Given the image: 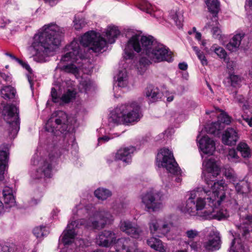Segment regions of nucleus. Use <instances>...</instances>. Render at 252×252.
I'll return each mask as SVG.
<instances>
[{"label": "nucleus", "instance_id": "obj_49", "mask_svg": "<svg viewBox=\"0 0 252 252\" xmlns=\"http://www.w3.org/2000/svg\"><path fill=\"white\" fill-rule=\"evenodd\" d=\"M16 246L13 244L3 245L1 247V252H15Z\"/></svg>", "mask_w": 252, "mask_h": 252}, {"label": "nucleus", "instance_id": "obj_58", "mask_svg": "<svg viewBox=\"0 0 252 252\" xmlns=\"http://www.w3.org/2000/svg\"><path fill=\"white\" fill-rule=\"evenodd\" d=\"M109 140V137L107 136H105L102 137H100L98 139V145L102 142H108Z\"/></svg>", "mask_w": 252, "mask_h": 252}, {"label": "nucleus", "instance_id": "obj_17", "mask_svg": "<svg viewBox=\"0 0 252 252\" xmlns=\"http://www.w3.org/2000/svg\"><path fill=\"white\" fill-rule=\"evenodd\" d=\"M120 229L127 235L135 239H138L141 236L142 231L137 225L134 226L128 220H122L120 223Z\"/></svg>", "mask_w": 252, "mask_h": 252}, {"label": "nucleus", "instance_id": "obj_14", "mask_svg": "<svg viewBox=\"0 0 252 252\" xmlns=\"http://www.w3.org/2000/svg\"><path fill=\"white\" fill-rule=\"evenodd\" d=\"M220 238L219 233L212 229L207 240L203 243V248L207 251H214L220 248Z\"/></svg>", "mask_w": 252, "mask_h": 252}, {"label": "nucleus", "instance_id": "obj_20", "mask_svg": "<svg viewBox=\"0 0 252 252\" xmlns=\"http://www.w3.org/2000/svg\"><path fill=\"white\" fill-rule=\"evenodd\" d=\"M135 150V148L132 146L121 149L117 152L115 158L117 160H122L124 162L128 164L131 162V154Z\"/></svg>", "mask_w": 252, "mask_h": 252}, {"label": "nucleus", "instance_id": "obj_33", "mask_svg": "<svg viewBox=\"0 0 252 252\" xmlns=\"http://www.w3.org/2000/svg\"><path fill=\"white\" fill-rule=\"evenodd\" d=\"M237 149L241 153L244 158H249L251 157V150L246 143L240 142L238 145Z\"/></svg>", "mask_w": 252, "mask_h": 252}, {"label": "nucleus", "instance_id": "obj_38", "mask_svg": "<svg viewBox=\"0 0 252 252\" xmlns=\"http://www.w3.org/2000/svg\"><path fill=\"white\" fill-rule=\"evenodd\" d=\"M231 86L233 87L238 88L240 86L242 82L241 78L238 75L231 74L228 78Z\"/></svg>", "mask_w": 252, "mask_h": 252}, {"label": "nucleus", "instance_id": "obj_57", "mask_svg": "<svg viewBox=\"0 0 252 252\" xmlns=\"http://www.w3.org/2000/svg\"><path fill=\"white\" fill-rule=\"evenodd\" d=\"M105 223L103 222L101 223L100 225L98 221H94L92 222V226L95 229H100L104 227Z\"/></svg>", "mask_w": 252, "mask_h": 252}, {"label": "nucleus", "instance_id": "obj_35", "mask_svg": "<svg viewBox=\"0 0 252 252\" xmlns=\"http://www.w3.org/2000/svg\"><path fill=\"white\" fill-rule=\"evenodd\" d=\"M76 92L74 90H68L63 94L61 99L64 103H68L76 97Z\"/></svg>", "mask_w": 252, "mask_h": 252}, {"label": "nucleus", "instance_id": "obj_40", "mask_svg": "<svg viewBox=\"0 0 252 252\" xmlns=\"http://www.w3.org/2000/svg\"><path fill=\"white\" fill-rule=\"evenodd\" d=\"M193 50L200 60L202 65L205 66L208 64L207 59L203 52L200 51L197 47H193Z\"/></svg>", "mask_w": 252, "mask_h": 252}, {"label": "nucleus", "instance_id": "obj_39", "mask_svg": "<svg viewBox=\"0 0 252 252\" xmlns=\"http://www.w3.org/2000/svg\"><path fill=\"white\" fill-rule=\"evenodd\" d=\"M227 158L230 162H237L240 161V157L238 156L237 151L234 149L229 150Z\"/></svg>", "mask_w": 252, "mask_h": 252}, {"label": "nucleus", "instance_id": "obj_12", "mask_svg": "<svg viewBox=\"0 0 252 252\" xmlns=\"http://www.w3.org/2000/svg\"><path fill=\"white\" fill-rule=\"evenodd\" d=\"M220 113L218 116V121L212 123L211 125L206 127L208 133L218 136L220 134V131L223 129L225 125H228L231 122V118L225 112L219 110Z\"/></svg>", "mask_w": 252, "mask_h": 252}, {"label": "nucleus", "instance_id": "obj_21", "mask_svg": "<svg viewBox=\"0 0 252 252\" xmlns=\"http://www.w3.org/2000/svg\"><path fill=\"white\" fill-rule=\"evenodd\" d=\"M52 165L49 159L42 160L40 162L39 167L37 170V172L40 174L41 177L42 175L47 177H50L52 171Z\"/></svg>", "mask_w": 252, "mask_h": 252}, {"label": "nucleus", "instance_id": "obj_44", "mask_svg": "<svg viewBox=\"0 0 252 252\" xmlns=\"http://www.w3.org/2000/svg\"><path fill=\"white\" fill-rule=\"evenodd\" d=\"M33 233L37 238H42L47 234L45 227L43 226L35 227L33 230Z\"/></svg>", "mask_w": 252, "mask_h": 252}, {"label": "nucleus", "instance_id": "obj_48", "mask_svg": "<svg viewBox=\"0 0 252 252\" xmlns=\"http://www.w3.org/2000/svg\"><path fill=\"white\" fill-rule=\"evenodd\" d=\"M242 118L250 126H252V112L248 111L242 115Z\"/></svg>", "mask_w": 252, "mask_h": 252}, {"label": "nucleus", "instance_id": "obj_24", "mask_svg": "<svg viewBox=\"0 0 252 252\" xmlns=\"http://www.w3.org/2000/svg\"><path fill=\"white\" fill-rule=\"evenodd\" d=\"M145 96L151 102H155L158 100L159 91L158 88L149 85L145 91Z\"/></svg>", "mask_w": 252, "mask_h": 252}, {"label": "nucleus", "instance_id": "obj_41", "mask_svg": "<svg viewBox=\"0 0 252 252\" xmlns=\"http://www.w3.org/2000/svg\"><path fill=\"white\" fill-rule=\"evenodd\" d=\"M95 196L99 199H106L109 196V190L104 189H98L94 191Z\"/></svg>", "mask_w": 252, "mask_h": 252}, {"label": "nucleus", "instance_id": "obj_25", "mask_svg": "<svg viewBox=\"0 0 252 252\" xmlns=\"http://www.w3.org/2000/svg\"><path fill=\"white\" fill-rule=\"evenodd\" d=\"M244 36V34L243 33H239L234 35L229 43L227 45V49L232 51L237 49L239 47Z\"/></svg>", "mask_w": 252, "mask_h": 252}, {"label": "nucleus", "instance_id": "obj_7", "mask_svg": "<svg viewBox=\"0 0 252 252\" xmlns=\"http://www.w3.org/2000/svg\"><path fill=\"white\" fill-rule=\"evenodd\" d=\"M4 119L9 124V134L11 137H15L19 129V120L18 108L13 105H8L4 108Z\"/></svg>", "mask_w": 252, "mask_h": 252}, {"label": "nucleus", "instance_id": "obj_16", "mask_svg": "<svg viewBox=\"0 0 252 252\" xmlns=\"http://www.w3.org/2000/svg\"><path fill=\"white\" fill-rule=\"evenodd\" d=\"M220 205L216 204L210 207L209 210H205L204 212L203 218L206 220L217 219L220 220L225 219L228 217V214L226 210L220 209L218 207Z\"/></svg>", "mask_w": 252, "mask_h": 252}, {"label": "nucleus", "instance_id": "obj_50", "mask_svg": "<svg viewBox=\"0 0 252 252\" xmlns=\"http://www.w3.org/2000/svg\"><path fill=\"white\" fill-rule=\"evenodd\" d=\"M187 237L189 239H192L199 236V233L195 229H190L186 232Z\"/></svg>", "mask_w": 252, "mask_h": 252}, {"label": "nucleus", "instance_id": "obj_47", "mask_svg": "<svg viewBox=\"0 0 252 252\" xmlns=\"http://www.w3.org/2000/svg\"><path fill=\"white\" fill-rule=\"evenodd\" d=\"M111 44L115 42V38H117L120 34V30L118 27L111 26Z\"/></svg>", "mask_w": 252, "mask_h": 252}, {"label": "nucleus", "instance_id": "obj_9", "mask_svg": "<svg viewBox=\"0 0 252 252\" xmlns=\"http://www.w3.org/2000/svg\"><path fill=\"white\" fill-rule=\"evenodd\" d=\"M47 126L62 133L64 132L68 128L67 115L63 111H57L53 113L47 121Z\"/></svg>", "mask_w": 252, "mask_h": 252}, {"label": "nucleus", "instance_id": "obj_11", "mask_svg": "<svg viewBox=\"0 0 252 252\" xmlns=\"http://www.w3.org/2000/svg\"><path fill=\"white\" fill-rule=\"evenodd\" d=\"M66 49L68 52L62 57L61 62L77 63L79 60H81L87 56L86 54L81 53L79 44L75 41H72L69 45L66 46Z\"/></svg>", "mask_w": 252, "mask_h": 252}, {"label": "nucleus", "instance_id": "obj_3", "mask_svg": "<svg viewBox=\"0 0 252 252\" xmlns=\"http://www.w3.org/2000/svg\"><path fill=\"white\" fill-rule=\"evenodd\" d=\"M157 43L151 35L142 36L135 34L127 41L124 49V58L126 60L132 59L134 57L133 51L137 53H143L146 55Z\"/></svg>", "mask_w": 252, "mask_h": 252}, {"label": "nucleus", "instance_id": "obj_23", "mask_svg": "<svg viewBox=\"0 0 252 252\" xmlns=\"http://www.w3.org/2000/svg\"><path fill=\"white\" fill-rule=\"evenodd\" d=\"M8 155L5 151H0V181L4 179V174L7 168Z\"/></svg>", "mask_w": 252, "mask_h": 252}, {"label": "nucleus", "instance_id": "obj_61", "mask_svg": "<svg viewBox=\"0 0 252 252\" xmlns=\"http://www.w3.org/2000/svg\"><path fill=\"white\" fill-rule=\"evenodd\" d=\"M6 55L8 56H9L10 57H11L12 59H15L17 61H18L19 63H20L21 64H23V62L19 60V59L18 58H16L14 56H13V55H12L10 53H6Z\"/></svg>", "mask_w": 252, "mask_h": 252}, {"label": "nucleus", "instance_id": "obj_46", "mask_svg": "<svg viewBox=\"0 0 252 252\" xmlns=\"http://www.w3.org/2000/svg\"><path fill=\"white\" fill-rule=\"evenodd\" d=\"M248 185L247 183L245 182H241V183H237L235 186V189L238 193H244L245 192V190L244 189V188H247Z\"/></svg>", "mask_w": 252, "mask_h": 252}, {"label": "nucleus", "instance_id": "obj_62", "mask_svg": "<svg viewBox=\"0 0 252 252\" xmlns=\"http://www.w3.org/2000/svg\"><path fill=\"white\" fill-rule=\"evenodd\" d=\"M236 101L239 103H243L244 101V98L242 95H239L235 97Z\"/></svg>", "mask_w": 252, "mask_h": 252}, {"label": "nucleus", "instance_id": "obj_63", "mask_svg": "<svg viewBox=\"0 0 252 252\" xmlns=\"http://www.w3.org/2000/svg\"><path fill=\"white\" fill-rule=\"evenodd\" d=\"M245 220L249 223H252V215H247L245 217Z\"/></svg>", "mask_w": 252, "mask_h": 252}, {"label": "nucleus", "instance_id": "obj_64", "mask_svg": "<svg viewBox=\"0 0 252 252\" xmlns=\"http://www.w3.org/2000/svg\"><path fill=\"white\" fill-rule=\"evenodd\" d=\"M195 37L198 40H200L201 38V34L199 32H196Z\"/></svg>", "mask_w": 252, "mask_h": 252}, {"label": "nucleus", "instance_id": "obj_56", "mask_svg": "<svg viewBox=\"0 0 252 252\" xmlns=\"http://www.w3.org/2000/svg\"><path fill=\"white\" fill-rule=\"evenodd\" d=\"M188 243L191 249L195 251H198L201 250V246L198 242H192L190 244L189 242Z\"/></svg>", "mask_w": 252, "mask_h": 252}, {"label": "nucleus", "instance_id": "obj_55", "mask_svg": "<svg viewBox=\"0 0 252 252\" xmlns=\"http://www.w3.org/2000/svg\"><path fill=\"white\" fill-rule=\"evenodd\" d=\"M240 239L239 238H234L231 242L230 248V252H234V244L237 242V243L239 244V247L237 249L242 248V246L239 243Z\"/></svg>", "mask_w": 252, "mask_h": 252}, {"label": "nucleus", "instance_id": "obj_32", "mask_svg": "<svg viewBox=\"0 0 252 252\" xmlns=\"http://www.w3.org/2000/svg\"><path fill=\"white\" fill-rule=\"evenodd\" d=\"M206 4L209 11L216 17L220 10V2L218 0H206Z\"/></svg>", "mask_w": 252, "mask_h": 252}, {"label": "nucleus", "instance_id": "obj_45", "mask_svg": "<svg viewBox=\"0 0 252 252\" xmlns=\"http://www.w3.org/2000/svg\"><path fill=\"white\" fill-rule=\"evenodd\" d=\"M80 86L82 89H84L85 91H87L91 89L92 82L89 79H83L81 81Z\"/></svg>", "mask_w": 252, "mask_h": 252}, {"label": "nucleus", "instance_id": "obj_42", "mask_svg": "<svg viewBox=\"0 0 252 252\" xmlns=\"http://www.w3.org/2000/svg\"><path fill=\"white\" fill-rule=\"evenodd\" d=\"M3 195L4 198V203L6 204H9L10 206H12L15 203V199L12 194L10 192L6 193V189L3 190Z\"/></svg>", "mask_w": 252, "mask_h": 252}, {"label": "nucleus", "instance_id": "obj_6", "mask_svg": "<svg viewBox=\"0 0 252 252\" xmlns=\"http://www.w3.org/2000/svg\"><path fill=\"white\" fill-rule=\"evenodd\" d=\"M80 43L84 47H89V51L96 53L102 52L106 46L105 39L93 31L85 33L81 37Z\"/></svg>", "mask_w": 252, "mask_h": 252}, {"label": "nucleus", "instance_id": "obj_26", "mask_svg": "<svg viewBox=\"0 0 252 252\" xmlns=\"http://www.w3.org/2000/svg\"><path fill=\"white\" fill-rule=\"evenodd\" d=\"M15 94V89L11 86H5L0 89V96L6 100L14 98Z\"/></svg>", "mask_w": 252, "mask_h": 252}, {"label": "nucleus", "instance_id": "obj_51", "mask_svg": "<svg viewBox=\"0 0 252 252\" xmlns=\"http://www.w3.org/2000/svg\"><path fill=\"white\" fill-rule=\"evenodd\" d=\"M221 30L218 25L213 27L212 30L213 36L216 38L220 39L221 37Z\"/></svg>", "mask_w": 252, "mask_h": 252}, {"label": "nucleus", "instance_id": "obj_37", "mask_svg": "<svg viewBox=\"0 0 252 252\" xmlns=\"http://www.w3.org/2000/svg\"><path fill=\"white\" fill-rule=\"evenodd\" d=\"M223 174L224 176L230 182H234L236 181V177L234 171L232 168L229 167H225L224 168Z\"/></svg>", "mask_w": 252, "mask_h": 252}, {"label": "nucleus", "instance_id": "obj_36", "mask_svg": "<svg viewBox=\"0 0 252 252\" xmlns=\"http://www.w3.org/2000/svg\"><path fill=\"white\" fill-rule=\"evenodd\" d=\"M211 50L213 51L215 54L220 59H225L227 54L225 50L216 44L212 45Z\"/></svg>", "mask_w": 252, "mask_h": 252}, {"label": "nucleus", "instance_id": "obj_18", "mask_svg": "<svg viewBox=\"0 0 252 252\" xmlns=\"http://www.w3.org/2000/svg\"><path fill=\"white\" fill-rule=\"evenodd\" d=\"M199 148L203 153L212 155L216 150L215 142L208 136H203L200 140Z\"/></svg>", "mask_w": 252, "mask_h": 252}, {"label": "nucleus", "instance_id": "obj_54", "mask_svg": "<svg viewBox=\"0 0 252 252\" xmlns=\"http://www.w3.org/2000/svg\"><path fill=\"white\" fill-rule=\"evenodd\" d=\"M51 96L54 102L57 103L59 102L60 98L58 96L57 92L54 88H52L51 89Z\"/></svg>", "mask_w": 252, "mask_h": 252}, {"label": "nucleus", "instance_id": "obj_60", "mask_svg": "<svg viewBox=\"0 0 252 252\" xmlns=\"http://www.w3.org/2000/svg\"><path fill=\"white\" fill-rule=\"evenodd\" d=\"M0 77L5 81L9 82L10 81V77L8 75L5 74V73H1L0 74Z\"/></svg>", "mask_w": 252, "mask_h": 252}, {"label": "nucleus", "instance_id": "obj_4", "mask_svg": "<svg viewBox=\"0 0 252 252\" xmlns=\"http://www.w3.org/2000/svg\"><path fill=\"white\" fill-rule=\"evenodd\" d=\"M140 106L135 101L117 106L111 112V122L125 124L138 122L140 118Z\"/></svg>", "mask_w": 252, "mask_h": 252}, {"label": "nucleus", "instance_id": "obj_2", "mask_svg": "<svg viewBox=\"0 0 252 252\" xmlns=\"http://www.w3.org/2000/svg\"><path fill=\"white\" fill-rule=\"evenodd\" d=\"M63 35V29L57 25H45L34 35L29 50L35 58L39 57L41 60L59 47Z\"/></svg>", "mask_w": 252, "mask_h": 252}, {"label": "nucleus", "instance_id": "obj_52", "mask_svg": "<svg viewBox=\"0 0 252 252\" xmlns=\"http://www.w3.org/2000/svg\"><path fill=\"white\" fill-rule=\"evenodd\" d=\"M238 228L239 232L242 233L243 236H246L249 233V228L247 226H245V224L238 226Z\"/></svg>", "mask_w": 252, "mask_h": 252}, {"label": "nucleus", "instance_id": "obj_19", "mask_svg": "<svg viewBox=\"0 0 252 252\" xmlns=\"http://www.w3.org/2000/svg\"><path fill=\"white\" fill-rule=\"evenodd\" d=\"M238 139L237 131L233 128H228L222 136V143L227 145H235Z\"/></svg>", "mask_w": 252, "mask_h": 252}, {"label": "nucleus", "instance_id": "obj_31", "mask_svg": "<svg viewBox=\"0 0 252 252\" xmlns=\"http://www.w3.org/2000/svg\"><path fill=\"white\" fill-rule=\"evenodd\" d=\"M110 237V232L105 231L97 236L96 242L100 246L108 247Z\"/></svg>", "mask_w": 252, "mask_h": 252}, {"label": "nucleus", "instance_id": "obj_10", "mask_svg": "<svg viewBox=\"0 0 252 252\" xmlns=\"http://www.w3.org/2000/svg\"><path fill=\"white\" fill-rule=\"evenodd\" d=\"M152 62L158 63L163 61L168 62L172 61L171 53L163 45L157 42L146 55Z\"/></svg>", "mask_w": 252, "mask_h": 252}, {"label": "nucleus", "instance_id": "obj_30", "mask_svg": "<svg viewBox=\"0 0 252 252\" xmlns=\"http://www.w3.org/2000/svg\"><path fill=\"white\" fill-rule=\"evenodd\" d=\"M145 8L147 13H150L158 19H159L163 17L162 11L160 10H157L155 6L152 5L150 3L145 2Z\"/></svg>", "mask_w": 252, "mask_h": 252}, {"label": "nucleus", "instance_id": "obj_5", "mask_svg": "<svg viewBox=\"0 0 252 252\" xmlns=\"http://www.w3.org/2000/svg\"><path fill=\"white\" fill-rule=\"evenodd\" d=\"M157 165L162 167L170 173L181 175V170L173 157L172 152L168 149H161L157 156Z\"/></svg>", "mask_w": 252, "mask_h": 252}, {"label": "nucleus", "instance_id": "obj_43", "mask_svg": "<svg viewBox=\"0 0 252 252\" xmlns=\"http://www.w3.org/2000/svg\"><path fill=\"white\" fill-rule=\"evenodd\" d=\"M62 70L66 73L76 74L78 72V68L74 64L70 63L63 65L62 67Z\"/></svg>", "mask_w": 252, "mask_h": 252}, {"label": "nucleus", "instance_id": "obj_1", "mask_svg": "<svg viewBox=\"0 0 252 252\" xmlns=\"http://www.w3.org/2000/svg\"><path fill=\"white\" fill-rule=\"evenodd\" d=\"M207 172L205 175V181L208 187L211 185L210 190L197 188L189 193V197L187 201L186 206L181 209L182 212H187L192 215L201 211L200 215L203 218L204 212L209 210L210 207L219 205L225 198V191L227 188L225 181L220 180L214 182L209 179L211 176L213 178L216 177L220 172V168L217 165L215 159L210 158L203 163Z\"/></svg>", "mask_w": 252, "mask_h": 252}, {"label": "nucleus", "instance_id": "obj_59", "mask_svg": "<svg viewBox=\"0 0 252 252\" xmlns=\"http://www.w3.org/2000/svg\"><path fill=\"white\" fill-rule=\"evenodd\" d=\"M179 68L182 70H186L188 68V64L185 63H181L178 65Z\"/></svg>", "mask_w": 252, "mask_h": 252}, {"label": "nucleus", "instance_id": "obj_22", "mask_svg": "<svg viewBox=\"0 0 252 252\" xmlns=\"http://www.w3.org/2000/svg\"><path fill=\"white\" fill-rule=\"evenodd\" d=\"M114 79L118 86L121 88L126 87L129 84L128 76L126 70L119 71Z\"/></svg>", "mask_w": 252, "mask_h": 252}, {"label": "nucleus", "instance_id": "obj_34", "mask_svg": "<svg viewBox=\"0 0 252 252\" xmlns=\"http://www.w3.org/2000/svg\"><path fill=\"white\" fill-rule=\"evenodd\" d=\"M76 236L74 229H68L64 234L63 238V242L64 245H68L71 243Z\"/></svg>", "mask_w": 252, "mask_h": 252}, {"label": "nucleus", "instance_id": "obj_27", "mask_svg": "<svg viewBox=\"0 0 252 252\" xmlns=\"http://www.w3.org/2000/svg\"><path fill=\"white\" fill-rule=\"evenodd\" d=\"M148 245L152 249L159 252H166V249L163 246L160 240L155 238L151 237L147 240Z\"/></svg>", "mask_w": 252, "mask_h": 252}, {"label": "nucleus", "instance_id": "obj_8", "mask_svg": "<svg viewBox=\"0 0 252 252\" xmlns=\"http://www.w3.org/2000/svg\"><path fill=\"white\" fill-rule=\"evenodd\" d=\"M141 200L147 209L155 211L161 206L163 196L160 192L152 189L143 194Z\"/></svg>", "mask_w": 252, "mask_h": 252}, {"label": "nucleus", "instance_id": "obj_53", "mask_svg": "<svg viewBox=\"0 0 252 252\" xmlns=\"http://www.w3.org/2000/svg\"><path fill=\"white\" fill-rule=\"evenodd\" d=\"M86 23L83 20H75L74 21V27L77 30H80L84 27Z\"/></svg>", "mask_w": 252, "mask_h": 252}, {"label": "nucleus", "instance_id": "obj_29", "mask_svg": "<svg viewBox=\"0 0 252 252\" xmlns=\"http://www.w3.org/2000/svg\"><path fill=\"white\" fill-rule=\"evenodd\" d=\"M169 18L179 28L182 27L184 18L183 15L181 12L171 11L169 14Z\"/></svg>", "mask_w": 252, "mask_h": 252}, {"label": "nucleus", "instance_id": "obj_15", "mask_svg": "<svg viewBox=\"0 0 252 252\" xmlns=\"http://www.w3.org/2000/svg\"><path fill=\"white\" fill-rule=\"evenodd\" d=\"M151 233L158 237L167 235L169 231V226L161 220H152L149 224Z\"/></svg>", "mask_w": 252, "mask_h": 252}, {"label": "nucleus", "instance_id": "obj_13", "mask_svg": "<svg viewBox=\"0 0 252 252\" xmlns=\"http://www.w3.org/2000/svg\"><path fill=\"white\" fill-rule=\"evenodd\" d=\"M136 246L129 239L120 238L116 240L111 236V248H113L117 252H134Z\"/></svg>", "mask_w": 252, "mask_h": 252}, {"label": "nucleus", "instance_id": "obj_28", "mask_svg": "<svg viewBox=\"0 0 252 252\" xmlns=\"http://www.w3.org/2000/svg\"><path fill=\"white\" fill-rule=\"evenodd\" d=\"M152 63L147 57L141 58L136 65L137 72L140 74H143L147 69L148 66Z\"/></svg>", "mask_w": 252, "mask_h": 252}]
</instances>
